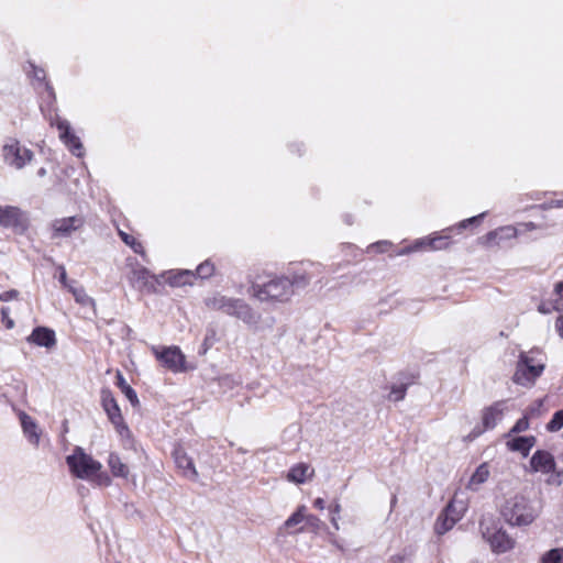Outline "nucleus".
I'll list each match as a JSON object with an SVG mask.
<instances>
[{
  "label": "nucleus",
  "mask_w": 563,
  "mask_h": 563,
  "mask_svg": "<svg viewBox=\"0 0 563 563\" xmlns=\"http://www.w3.org/2000/svg\"><path fill=\"white\" fill-rule=\"evenodd\" d=\"M66 465L71 476L92 483L99 487H109L110 475L103 470L102 463L81 446H75L66 456Z\"/></svg>",
  "instance_id": "1"
},
{
  "label": "nucleus",
  "mask_w": 563,
  "mask_h": 563,
  "mask_svg": "<svg viewBox=\"0 0 563 563\" xmlns=\"http://www.w3.org/2000/svg\"><path fill=\"white\" fill-rule=\"evenodd\" d=\"M497 506L504 520L512 527H527L539 517L532 503L520 493H508L498 497Z\"/></svg>",
  "instance_id": "2"
},
{
  "label": "nucleus",
  "mask_w": 563,
  "mask_h": 563,
  "mask_svg": "<svg viewBox=\"0 0 563 563\" xmlns=\"http://www.w3.org/2000/svg\"><path fill=\"white\" fill-rule=\"evenodd\" d=\"M545 367L544 356L538 350L522 352L519 355L512 382L516 385L531 388L542 375Z\"/></svg>",
  "instance_id": "3"
},
{
  "label": "nucleus",
  "mask_w": 563,
  "mask_h": 563,
  "mask_svg": "<svg viewBox=\"0 0 563 563\" xmlns=\"http://www.w3.org/2000/svg\"><path fill=\"white\" fill-rule=\"evenodd\" d=\"M252 295L262 302H287L294 295L289 282L283 276L273 278L262 285H254Z\"/></svg>",
  "instance_id": "4"
},
{
  "label": "nucleus",
  "mask_w": 563,
  "mask_h": 563,
  "mask_svg": "<svg viewBox=\"0 0 563 563\" xmlns=\"http://www.w3.org/2000/svg\"><path fill=\"white\" fill-rule=\"evenodd\" d=\"M530 472L547 475L550 485L560 486L563 483V472L556 468L553 455L543 450H538L530 459Z\"/></svg>",
  "instance_id": "5"
},
{
  "label": "nucleus",
  "mask_w": 563,
  "mask_h": 563,
  "mask_svg": "<svg viewBox=\"0 0 563 563\" xmlns=\"http://www.w3.org/2000/svg\"><path fill=\"white\" fill-rule=\"evenodd\" d=\"M102 408L107 413L108 419L114 427L117 433L123 441H132V433L124 422L121 413V409L114 399L113 395L109 390H103L101 394Z\"/></svg>",
  "instance_id": "6"
},
{
  "label": "nucleus",
  "mask_w": 563,
  "mask_h": 563,
  "mask_svg": "<svg viewBox=\"0 0 563 563\" xmlns=\"http://www.w3.org/2000/svg\"><path fill=\"white\" fill-rule=\"evenodd\" d=\"M152 351L156 360L173 373H183L191 368L178 346L153 347Z\"/></svg>",
  "instance_id": "7"
},
{
  "label": "nucleus",
  "mask_w": 563,
  "mask_h": 563,
  "mask_svg": "<svg viewBox=\"0 0 563 563\" xmlns=\"http://www.w3.org/2000/svg\"><path fill=\"white\" fill-rule=\"evenodd\" d=\"M507 411V402L504 400L495 401L492 405L484 407L481 411L482 427L475 428L468 438L473 440L484 431L494 429L504 419Z\"/></svg>",
  "instance_id": "8"
},
{
  "label": "nucleus",
  "mask_w": 563,
  "mask_h": 563,
  "mask_svg": "<svg viewBox=\"0 0 563 563\" xmlns=\"http://www.w3.org/2000/svg\"><path fill=\"white\" fill-rule=\"evenodd\" d=\"M2 157L9 166L21 169L32 161L33 154L18 140L8 139L2 145Z\"/></svg>",
  "instance_id": "9"
},
{
  "label": "nucleus",
  "mask_w": 563,
  "mask_h": 563,
  "mask_svg": "<svg viewBox=\"0 0 563 563\" xmlns=\"http://www.w3.org/2000/svg\"><path fill=\"white\" fill-rule=\"evenodd\" d=\"M483 538L489 544L490 550L496 554L509 552L516 545V540L504 528L497 525L485 527Z\"/></svg>",
  "instance_id": "10"
},
{
  "label": "nucleus",
  "mask_w": 563,
  "mask_h": 563,
  "mask_svg": "<svg viewBox=\"0 0 563 563\" xmlns=\"http://www.w3.org/2000/svg\"><path fill=\"white\" fill-rule=\"evenodd\" d=\"M53 125H55L58 130V137L64 143V145L68 148V151L77 156V157H84L85 156V147L82 142L80 141L79 136L76 135V133L73 131L69 122L62 118H56L53 122Z\"/></svg>",
  "instance_id": "11"
},
{
  "label": "nucleus",
  "mask_w": 563,
  "mask_h": 563,
  "mask_svg": "<svg viewBox=\"0 0 563 563\" xmlns=\"http://www.w3.org/2000/svg\"><path fill=\"white\" fill-rule=\"evenodd\" d=\"M0 225L23 233L29 227V218L16 207L0 206Z\"/></svg>",
  "instance_id": "12"
},
{
  "label": "nucleus",
  "mask_w": 563,
  "mask_h": 563,
  "mask_svg": "<svg viewBox=\"0 0 563 563\" xmlns=\"http://www.w3.org/2000/svg\"><path fill=\"white\" fill-rule=\"evenodd\" d=\"M520 235V229L515 225H503L489 231L478 239V243L485 247L500 246L507 241Z\"/></svg>",
  "instance_id": "13"
},
{
  "label": "nucleus",
  "mask_w": 563,
  "mask_h": 563,
  "mask_svg": "<svg viewBox=\"0 0 563 563\" xmlns=\"http://www.w3.org/2000/svg\"><path fill=\"white\" fill-rule=\"evenodd\" d=\"M84 218L71 216L56 219L52 222L53 238H68L84 227Z\"/></svg>",
  "instance_id": "14"
},
{
  "label": "nucleus",
  "mask_w": 563,
  "mask_h": 563,
  "mask_svg": "<svg viewBox=\"0 0 563 563\" xmlns=\"http://www.w3.org/2000/svg\"><path fill=\"white\" fill-rule=\"evenodd\" d=\"M314 476V468L308 463L294 464L286 474V479L296 485L310 482Z\"/></svg>",
  "instance_id": "15"
},
{
  "label": "nucleus",
  "mask_w": 563,
  "mask_h": 563,
  "mask_svg": "<svg viewBox=\"0 0 563 563\" xmlns=\"http://www.w3.org/2000/svg\"><path fill=\"white\" fill-rule=\"evenodd\" d=\"M173 456L176 466L185 477L189 479L198 478V472L191 457L183 449H176Z\"/></svg>",
  "instance_id": "16"
},
{
  "label": "nucleus",
  "mask_w": 563,
  "mask_h": 563,
  "mask_svg": "<svg viewBox=\"0 0 563 563\" xmlns=\"http://www.w3.org/2000/svg\"><path fill=\"white\" fill-rule=\"evenodd\" d=\"M27 341L41 347L52 349L56 344V336L53 330L37 327L29 335Z\"/></svg>",
  "instance_id": "17"
},
{
  "label": "nucleus",
  "mask_w": 563,
  "mask_h": 563,
  "mask_svg": "<svg viewBox=\"0 0 563 563\" xmlns=\"http://www.w3.org/2000/svg\"><path fill=\"white\" fill-rule=\"evenodd\" d=\"M230 314L240 318L250 325H256L260 321V314L254 311L247 303L238 299H235L234 308Z\"/></svg>",
  "instance_id": "18"
},
{
  "label": "nucleus",
  "mask_w": 563,
  "mask_h": 563,
  "mask_svg": "<svg viewBox=\"0 0 563 563\" xmlns=\"http://www.w3.org/2000/svg\"><path fill=\"white\" fill-rule=\"evenodd\" d=\"M20 422L22 426V430L27 441L33 445H38L41 438V430L38 429L35 420L29 415L21 412L20 413Z\"/></svg>",
  "instance_id": "19"
},
{
  "label": "nucleus",
  "mask_w": 563,
  "mask_h": 563,
  "mask_svg": "<svg viewBox=\"0 0 563 563\" xmlns=\"http://www.w3.org/2000/svg\"><path fill=\"white\" fill-rule=\"evenodd\" d=\"M490 476V467L488 463L479 464L472 473L466 484V488L472 492H478L483 484H485Z\"/></svg>",
  "instance_id": "20"
},
{
  "label": "nucleus",
  "mask_w": 563,
  "mask_h": 563,
  "mask_svg": "<svg viewBox=\"0 0 563 563\" xmlns=\"http://www.w3.org/2000/svg\"><path fill=\"white\" fill-rule=\"evenodd\" d=\"M508 440L506 442L507 448L510 451L519 452L523 456H527L530 452V450L536 444V438L533 435H527V437H511L508 435Z\"/></svg>",
  "instance_id": "21"
},
{
  "label": "nucleus",
  "mask_w": 563,
  "mask_h": 563,
  "mask_svg": "<svg viewBox=\"0 0 563 563\" xmlns=\"http://www.w3.org/2000/svg\"><path fill=\"white\" fill-rule=\"evenodd\" d=\"M235 299L228 298L220 294H213L206 298V306L212 310H222L230 314L234 308Z\"/></svg>",
  "instance_id": "22"
},
{
  "label": "nucleus",
  "mask_w": 563,
  "mask_h": 563,
  "mask_svg": "<svg viewBox=\"0 0 563 563\" xmlns=\"http://www.w3.org/2000/svg\"><path fill=\"white\" fill-rule=\"evenodd\" d=\"M194 273L190 271H169L163 275V278L173 287H181L191 284Z\"/></svg>",
  "instance_id": "23"
},
{
  "label": "nucleus",
  "mask_w": 563,
  "mask_h": 563,
  "mask_svg": "<svg viewBox=\"0 0 563 563\" xmlns=\"http://www.w3.org/2000/svg\"><path fill=\"white\" fill-rule=\"evenodd\" d=\"M108 466L114 477L128 478L130 475L129 466L115 453H110L108 457Z\"/></svg>",
  "instance_id": "24"
},
{
  "label": "nucleus",
  "mask_w": 563,
  "mask_h": 563,
  "mask_svg": "<svg viewBox=\"0 0 563 563\" xmlns=\"http://www.w3.org/2000/svg\"><path fill=\"white\" fill-rule=\"evenodd\" d=\"M467 510V501L464 498L454 497L444 509L452 519L460 521Z\"/></svg>",
  "instance_id": "25"
},
{
  "label": "nucleus",
  "mask_w": 563,
  "mask_h": 563,
  "mask_svg": "<svg viewBox=\"0 0 563 563\" xmlns=\"http://www.w3.org/2000/svg\"><path fill=\"white\" fill-rule=\"evenodd\" d=\"M435 240L432 239V235L418 239L410 246H408L407 249L401 251L399 254L402 255V254H408V253L418 252V251H430L431 244Z\"/></svg>",
  "instance_id": "26"
},
{
  "label": "nucleus",
  "mask_w": 563,
  "mask_h": 563,
  "mask_svg": "<svg viewBox=\"0 0 563 563\" xmlns=\"http://www.w3.org/2000/svg\"><path fill=\"white\" fill-rule=\"evenodd\" d=\"M455 523L456 521L454 518L452 519V517L443 511L435 521L434 531L438 534H444L445 532L450 531Z\"/></svg>",
  "instance_id": "27"
},
{
  "label": "nucleus",
  "mask_w": 563,
  "mask_h": 563,
  "mask_svg": "<svg viewBox=\"0 0 563 563\" xmlns=\"http://www.w3.org/2000/svg\"><path fill=\"white\" fill-rule=\"evenodd\" d=\"M117 380V384L121 391L125 395V397L130 400V402L133 406H136L139 404L137 395L134 391V389L126 383L122 374L118 373Z\"/></svg>",
  "instance_id": "28"
},
{
  "label": "nucleus",
  "mask_w": 563,
  "mask_h": 563,
  "mask_svg": "<svg viewBox=\"0 0 563 563\" xmlns=\"http://www.w3.org/2000/svg\"><path fill=\"white\" fill-rule=\"evenodd\" d=\"M539 563H563V548L544 551L539 558Z\"/></svg>",
  "instance_id": "29"
},
{
  "label": "nucleus",
  "mask_w": 563,
  "mask_h": 563,
  "mask_svg": "<svg viewBox=\"0 0 563 563\" xmlns=\"http://www.w3.org/2000/svg\"><path fill=\"white\" fill-rule=\"evenodd\" d=\"M283 277L289 282L290 289H292V291H295V288L306 287L310 282V278L306 273H291Z\"/></svg>",
  "instance_id": "30"
},
{
  "label": "nucleus",
  "mask_w": 563,
  "mask_h": 563,
  "mask_svg": "<svg viewBox=\"0 0 563 563\" xmlns=\"http://www.w3.org/2000/svg\"><path fill=\"white\" fill-rule=\"evenodd\" d=\"M303 520H306V507L300 506L297 508V510L291 514V516L285 521L284 527L286 529H290L292 527L298 526Z\"/></svg>",
  "instance_id": "31"
},
{
  "label": "nucleus",
  "mask_w": 563,
  "mask_h": 563,
  "mask_svg": "<svg viewBox=\"0 0 563 563\" xmlns=\"http://www.w3.org/2000/svg\"><path fill=\"white\" fill-rule=\"evenodd\" d=\"M545 428L549 432H558L563 428V409L553 415Z\"/></svg>",
  "instance_id": "32"
},
{
  "label": "nucleus",
  "mask_w": 563,
  "mask_h": 563,
  "mask_svg": "<svg viewBox=\"0 0 563 563\" xmlns=\"http://www.w3.org/2000/svg\"><path fill=\"white\" fill-rule=\"evenodd\" d=\"M71 292H73V295L75 297V300L78 303H80L82 306H93V303H95L93 299L90 298L86 294L85 289H82V288H71Z\"/></svg>",
  "instance_id": "33"
},
{
  "label": "nucleus",
  "mask_w": 563,
  "mask_h": 563,
  "mask_svg": "<svg viewBox=\"0 0 563 563\" xmlns=\"http://www.w3.org/2000/svg\"><path fill=\"white\" fill-rule=\"evenodd\" d=\"M406 390L407 388L404 384L393 385L388 394V399L390 401H400L405 398Z\"/></svg>",
  "instance_id": "34"
},
{
  "label": "nucleus",
  "mask_w": 563,
  "mask_h": 563,
  "mask_svg": "<svg viewBox=\"0 0 563 563\" xmlns=\"http://www.w3.org/2000/svg\"><path fill=\"white\" fill-rule=\"evenodd\" d=\"M329 512H330V521L335 530L340 529L339 526V519H340V512H341V505L339 501H333L329 506Z\"/></svg>",
  "instance_id": "35"
},
{
  "label": "nucleus",
  "mask_w": 563,
  "mask_h": 563,
  "mask_svg": "<svg viewBox=\"0 0 563 563\" xmlns=\"http://www.w3.org/2000/svg\"><path fill=\"white\" fill-rule=\"evenodd\" d=\"M432 239L437 240L431 244L430 251H439L445 250L450 245V240L448 235H432Z\"/></svg>",
  "instance_id": "36"
},
{
  "label": "nucleus",
  "mask_w": 563,
  "mask_h": 563,
  "mask_svg": "<svg viewBox=\"0 0 563 563\" xmlns=\"http://www.w3.org/2000/svg\"><path fill=\"white\" fill-rule=\"evenodd\" d=\"M563 308V302L555 301L553 303L550 302H542L538 307V311L543 314H549L553 311H559Z\"/></svg>",
  "instance_id": "37"
},
{
  "label": "nucleus",
  "mask_w": 563,
  "mask_h": 563,
  "mask_svg": "<svg viewBox=\"0 0 563 563\" xmlns=\"http://www.w3.org/2000/svg\"><path fill=\"white\" fill-rule=\"evenodd\" d=\"M214 266L212 263L206 261L197 267V275L201 278H208L212 276Z\"/></svg>",
  "instance_id": "38"
},
{
  "label": "nucleus",
  "mask_w": 563,
  "mask_h": 563,
  "mask_svg": "<svg viewBox=\"0 0 563 563\" xmlns=\"http://www.w3.org/2000/svg\"><path fill=\"white\" fill-rule=\"evenodd\" d=\"M120 235H121L122 240L128 245H130L136 253H142L143 252L142 245L140 243H137L133 236H131L128 233H124L122 231L120 232Z\"/></svg>",
  "instance_id": "39"
},
{
  "label": "nucleus",
  "mask_w": 563,
  "mask_h": 563,
  "mask_svg": "<svg viewBox=\"0 0 563 563\" xmlns=\"http://www.w3.org/2000/svg\"><path fill=\"white\" fill-rule=\"evenodd\" d=\"M529 429V419L527 416L522 417L521 419H519L515 426L512 427V429L510 430V434L511 433H519V432H523L526 430Z\"/></svg>",
  "instance_id": "40"
},
{
  "label": "nucleus",
  "mask_w": 563,
  "mask_h": 563,
  "mask_svg": "<svg viewBox=\"0 0 563 563\" xmlns=\"http://www.w3.org/2000/svg\"><path fill=\"white\" fill-rule=\"evenodd\" d=\"M150 277V273L146 269H140L134 272L133 280L140 286H145L147 284V278Z\"/></svg>",
  "instance_id": "41"
},
{
  "label": "nucleus",
  "mask_w": 563,
  "mask_h": 563,
  "mask_svg": "<svg viewBox=\"0 0 563 563\" xmlns=\"http://www.w3.org/2000/svg\"><path fill=\"white\" fill-rule=\"evenodd\" d=\"M484 216H485V213H481V214H478L476 217H472V218L465 219V220L461 221L456 225V229L459 231H462V230L466 229L468 225L478 222V220L482 219Z\"/></svg>",
  "instance_id": "42"
},
{
  "label": "nucleus",
  "mask_w": 563,
  "mask_h": 563,
  "mask_svg": "<svg viewBox=\"0 0 563 563\" xmlns=\"http://www.w3.org/2000/svg\"><path fill=\"white\" fill-rule=\"evenodd\" d=\"M10 309L4 307L1 309L2 323L7 329H12L14 327V321L10 318Z\"/></svg>",
  "instance_id": "43"
},
{
  "label": "nucleus",
  "mask_w": 563,
  "mask_h": 563,
  "mask_svg": "<svg viewBox=\"0 0 563 563\" xmlns=\"http://www.w3.org/2000/svg\"><path fill=\"white\" fill-rule=\"evenodd\" d=\"M19 298V291L18 290H8L2 294H0V301H12L16 300Z\"/></svg>",
  "instance_id": "44"
},
{
  "label": "nucleus",
  "mask_w": 563,
  "mask_h": 563,
  "mask_svg": "<svg viewBox=\"0 0 563 563\" xmlns=\"http://www.w3.org/2000/svg\"><path fill=\"white\" fill-rule=\"evenodd\" d=\"M516 227L520 229V234L527 233V232H530V231H533L537 229V225L533 222H525V223H520Z\"/></svg>",
  "instance_id": "45"
},
{
  "label": "nucleus",
  "mask_w": 563,
  "mask_h": 563,
  "mask_svg": "<svg viewBox=\"0 0 563 563\" xmlns=\"http://www.w3.org/2000/svg\"><path fill=\"white\" fill-rule=\"evenodd\" d=\"M389 245H390L389 242L383 241V242H379L377 244L371 245V249L377 247L378 251L386 252L388 250Z\"/></svg>",
  "instance_id": "46"
},
{
  "label": "nucleus",
  "mask_w": 563,
  "mask_h": 563,
  "mask_svg": "<svg viewBox=\"0 0 563 563\" xmlns=\"http://www.w3.org/2000/svg\"><path fill=\"white\" fill-rule=\"evenodd\" d=\"M554 294L559 297V301L563 300V282H560L554 287Z\"/></svg>",
  "instance_id": "47"
},
{
  "label": "nucleus",
  "mask_w": 563,
  "mask_h": 563,
  "mask_svg": "<svg viewBox=\"0 0 563 563\" xmlns=\"http://www.w3.org/2000/svg\"><path fill=\"white\" fill-rule=\"evenodd\" d=\"M555 330L558 334L563 339V317H560L555 321Z\"/></svg>",
  "instance_id": "48"
},
{
  "label": "nucleus",
  "mask_w": 563,
  "mask_h": 563,
  "mask_svg": "<svg viewBox=\"0 0 563 563\" xmlns=\"http://www.w3.org/2000/svg\"><path fill=\"white\" fill-rule=\"evenodd\" d=\"M313 507L323 510L325 508V500L321 497H318L313 500Z\"/></svg>",
  "instance_id": "49"
},
{
  "label": "nucleus",
  "mask_w": 563,
  "mask_h": 563,
  "mask_svg": "<svg viewBox=\"0 0 563 563\" xmlns=\"http://www.w3.org/2000/svg\"><path fill=\"white\" fill-rule=\"evenodd\" d=\"M306 520L313 527L318 528L320 520L314 516H306Z\"/></svg>",
  "instance_id": "50"
},
{
  "label": "nucleus",
  "mask_w": 563,
  "mask_h": 563,
  "mask_svg": "<svg viewBox=\"0 0 563 563\" xmlns=\"http://www.w3.org/2000/svg\"><path fill=\"white\" fill-rule=\"evenodd\" d=\"M66 280H67V276H66V272L63 271L62 274H60V282L66 285Z\"/></svg>",
  "instance_id": "51"
},
{
  "label": "nucleus",
  "mask_w": 563,
  "mask_h": 563,
  "mask_svg": "<svg viewBox=\"0 0 563 563\" xmlns=\"http://www.w3.org/2000/svg\"><path fill=\"white\" fill-rule=\"evenodd\" d=\"M551 207H558V208L563 207V200H556V201H554V202L551 205Z\"/></svg>",
  "instance_id": "52"
},
{
  "label": "nucleus",
  "mask_w": 563,
  "mask_h": 563,
  "mask_svg": "<svg viewBox=\"0 0 563 563\" xmlns=\"http://www.w3.org/2000/svg\"><path fill=\"white\" fill-rule=\"evenodd\" d=\"M45 174V170L44 169H41L40 170V175H44Z\"/></svg>",
  "instance_id": "53"
}]
</instances>
